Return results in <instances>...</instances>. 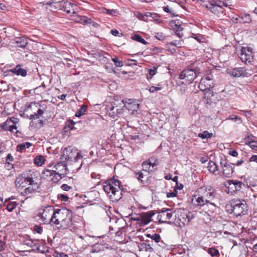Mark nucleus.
Here are the masks:
<instances>
[{
	"label": "nucleus",
	"mask_w": 257,
	"mask_h": 257,
	"mask_svg": "<svg viewBox=\"0 0 257 257\" xmlns=\"http://www.w3.org/2000/svg\"><path fill=\"white\" fill-rule=\"evenodd\" d=\"M32 146V144L29 142H25L22 144H19L17 147V151L22 152L23 150L26 148H29Z\"/></svg>",
	"instance_id": "nucleus-33"
},
{
	"label": "nucleus",
	"mask_w": 257,
	"mask_h": 257,
	"mask_svg": "<svg viewBox=\"0 0 257 257\" xmlns=\"http://www.w3.org/2000/svg\"><path fill=\"white\" fill-rule=\"evenodd\" d=\"M135 177L138 179V180L140 181L142 183L144 184V182L142 179L144 177L143 173L141 172H135Z\"/></svg>",
	"instance_id": "nucleus-46"
},
{
	"label": "nucleus",
	"mask_w": 257,
	"mask_h": 257,
	"mask_svg": "<svg viewBox=\"0 0 257 257\" xmlns=\"http://www.w3.org/2000/svg\"><path fill=\"white\" fill-rule=\"evenodd\" d=\"M106 110L108 115L112 118L120 115L123 112V108L121 107H118L115 103L108 105Z\"/></svg>",
	"instance_id": "nucleus-13"
},
{
	"label": "nucleus",
	"mask_w": 257,
	"mask_h": 257,
	"mask_svg": "<svg viewBox=\"0 0 257 257\" xmlns=\"http://www.w3.org/2000/svg\"><path fill=\"white\" fill-rule=\"evenodd\" d=\"M248 145L254 151H257V141L255 140L251 143H248Z\"/></svg>",
	"instance_id": "nucleus-54"
},
{
	"label": "nucleus",
	"mask_w": 257,
	"mask_h": 257,
	"mask_svg": "<svg viewBox=\"0 0 257 257\" xmlns=\"http://www.w3.org/2000/svg\"><path fill=\"white\" fill-rule=\"evenodd\" d=\"M66 155H65V162L69 161L74 162L75 164L76 163L77 160L82 158L80 153L78 151V150L75 147L71 146L65 148Z\"/></svg>",
	"instance_id": "nucleus-6"
},
{
	"label": "nucleus",
	"mask_w": 257,
	"mask_h": 257,
	"mask_svg": "<svg viewBox=\"0 0 257 257\" xmlns=\"http://www.w3.org/2000/svg\"><path fill=\"white\" fill-rule=\"evenodd\" d=\"M30 186L24 189V191L22 192V194L25 195H28L37 191L39 188V185H36L34 187V185H29Z\"/></svg>",
	"instance_id": "nucleus-29"
},
{
	"label": "nucleus",
	"mask_w": 257,
	"mask_h": 257,
	"mask_svg": "<svg viewBox=\"0 0 257 257\" xmlns=\"http://www.w3.org/2000/svg\"><path fill=\"white\" fill-rule=\"evenodd\" d=\"M54 213V208L53 206H48L46 207L44 209H43V212H41L40 215V212H39V214L38 215V217L39 218L38 219L40 220V218L43 222L44 224H47L48 223H52L51 222V218L53 216V214Z\"/></svg>",
	"instance_id": "nucleus-7"
},
{
	"label": "nucleus",
	"mask_w": 257,
	"mask_h": 257,
	"mask_svg": "<svg viewBox=\"0 0 257 257\" xmlns=\"http://www.w3.org/2000/svg\"><path fill=\"white\" fill-rule=\"evenodd\" d=\"M178 219L183 225L188 224L191 220L190 215L187 213H181Z\"/></svg>",
	"instance_id": "nucleus-24"
},
{
	"label": "nucleus",
	"mask_w": 257,
	"mask_h": 257,
	"mask_svg": "<svg viewBox=\"0 0 257 257\" xmlns=\"http://www.w3.org/2000/svg\"><path fill=\"white\" fill-rule=\"evenodd\" d=\"M67 226V227H65V233H68L70 231H75L77 229L76 228H75L73 226H72V223H71V225L67 224L66 225Z\"/></svg>",
	"instance_id": "nucleus-49"
},
{
	"label": "nucleus",
	"mask_w": 257,
	"mask_h": 257,
	"mask_svg": "<svg viewBox=\"0 0 257 257\" xmlns=\"http://www.w3.org/2000/svg\"><path fill=\"white\" fill-rule=\"evenodd\" d=\"M169 26L171 27L175 30L179 29L182 28V27H179L177 25V24L176 23V22H174L173 20H171L169 22Z\"/></svg>",
	"instance_id": "nucleus-52"
},
{
	"label": "nucleus",
	"mask_w": 257,
	"mask_h": 257,
	"mask_svg": "<svg viewBox=\"0 0 257 257\" xmlns=\"http://www.w3.org/2000/svg\"><path fill=\"white\" fill-rule=\"evenodd\" d=\"M214 85L212 79L209 76H206L201 79L198 87L201 91L207 92L211 91L210 88Z\"/></svg>",
	"instance_id": "nucleus-11"
},
{
	"label": "nucleus",
	"mask_w": 257,
	"mask_h": 257,
	"mask_svg": "<svg viewBox=\"0 0 257 257\" xmlns=\"http://www.w3.org/2000/svg\"><path fill=\"white\" fill-rule=\"evenodd\" d=\"M220 164L222 168L223 175L226 177H230L233 173V169L231 165L228 164L226 160L223 158H221Z\"/></svg>",
	"instance_id": "nucleus-14"
},
{
	"label": "nucleus",
	"mask_w": 257,
	"mask_h": 257,
	"mask_svg": "<svg viewBox=\"0 0 257 257\" xmlns=\"http://www.w3.org/2000/svg\"><path fill=\"white\" fill-rule=\"evenodd\" d=\"M131 39L137 41L138 42L141 43L144 45H146L148 44L147 42L139 34H135L131 36Z\"/></svg>",
	"instance_id": "nucleus-36"
},
{
	"label": "nucleus",
	"mask_w": 257,
	"mask_h": 257,
	"mask_svg": "<svg viewBox=\"0 0 257 257\" xmlns=\"http://www.w3.org/2000/svg\"><path fill=\"white\" fill-rule=\"evenodd\" d=\"M245 144L248 145V143H251L254 141V137L252 135L248 136L244 139Z\"/></svg>",
	"instance_id": "nucleus-53"
},
{
	"label": "nucleus",
	"mask_w": 257,
	"mask_h": 257,
	"mask_svg": "<svg viewBox=\"0 0 257 257\" xmlns=\"http://www.w3.org/2000/svg\"><path fill=\"white\" fill-rule=\"evenodd\" d=\"M112 61L114 63L115 66L117 67H121L123 65V62L119 60L117 57L112 58Z\"/></svg>",
	"instance_id": "nucleus-44"
},
{
	"label": "nucleus",
	"mask_w": 257,
	"mask_h": 257,
	"mask_svg": "<svg viewBox=\"0 0 257 257\" xmlns=\"http://www.w3.org/2000/svg\"><path fill=\"white\" fill-rule=\"evenodd\" d=\"M17 120V118L15 117L8 118L7 120L1 124L2 130L5 131H9L11 125L13 124V121Z\"/></svg>",
	"instance_id": "nucleus-26"
},
{
	"label": "nucleus",
	"mask_w": 257,
	"mask_h": 257,
	"mask_svg": "<svg viewBox=\"0 0 257 257\" xmlns=\"http://www.w3.org/2000/svg\"><path fill=\"white\" fill-rule=\"evenodd\" d=\"M63 213L61 212V209H54V213L51 218V222L57 225V227L59 228L62 226L59 225L60 223L64 220L63 218Z\"/></svg>",
	"instance_id": "nucleus-15"
},
{
	"label": "nucleus",
	"mask_w": 257,
	"mask_h": 257,
	"mask_svg": "<svg viewBox=\"0 0 257 257\" xmlns=\"http://www.w3.org/2000/svg\"><path fill=\"white\" fill-rule=\"evenodd\" d=\"M142 167L143 168V170L146 172H152L154 170L150 168L149 164L148 163L147 160H146L143 162Z\"/></svg>",
	"instance_id": "nucleus-43"
},
{
	"label": "nucleus",
	"mask_w": 257,
	"mask_h": 257,
	"mask_svg": "<svg viewBox=\"0 0 257 257\" xmlns=\"http://www.w3.org/2000/svg\"><path fill=\"white\" fill-rule=\"evenodd\" d=\"M108 247V245L107 244H101V243H96L92 247V253L95 252H99L100 251H103L105 250L106 249H107Z\"/></svg>",
	"instance_id": "nucleus-21"
},
{
	"label": "nucleus",
	"mask_w": 257,
	"mask_h": 257,
	"mask_svg": "<svg viewBox=\"0 0 257 257\" xmlns=\"http://www.w3.org/2000/svg\"><path fill=\"white\" fill-rule=\"evenodd\" d=\"M31 248H33L34 249H36L37 250L39 251H41L40 249V246H39L38 241L37 240H33V244L32 245Z\"/></svg>",
	"instance_id": "nucleus-56"
},
{
	"label": "nucleus",
	"mask_w": 257,
	"mask_h": 257,
	"mask_svg": "<svg viewBox=\"0 0 257 257\" xmlns=\"http://www.w3.org/2000/svg\"><path fill=\"white\" fill-rule=\"evenodd\" d=\"M157 67H154L152 69H150L149 70V73L150 75L151 76L150 78H152V76L155 75L157 72Z\"/></svg>",
	"instance_id": "nucleus-60"
},
{
	"label": "nucleus",
	"mask_w": 257,
	"mask_h": 257,
	"mask_svg": "<svg viewBox=\"0 0 257 257\" xmlns=\"http://www.w3.org/2000/svg\"><path fill=\"white\" fill-rule=\"evenodd\" d=\"M11 71L17 75H21L25 77L27 74L26 70L23 69L20 65L16 66L14 69L11 70Z\"/></svg>",
	"instance_id": "nucleus-23"
},
{
	"label": "nucleus",
	"mask_w": 257,
	"mask_h": 257,
	"mask_svg": "<svg viewBox=\"0 0 257 257\" xmlns=\"http://www.w3.org/2000/svg\"><path fill=\"white\" fill-rule=\"evenodd\" d=\"M154 36L156 39L160 41L164 40L166 37L163 33H155Z\"/></svg>",
	"instance_id": "nucleus-48"
},
{
	"label": "nucleus",
	"mask_w": 257,
	"mask_h": 257,
	"mask_svg": "<svg viewBox=\"0 0 257 257\" xmlns=\"http://www.w3.org/2000/svg\"><path fill=\"white\" fill-rule=\"evenodd\" d=\"M103 12L110 15H114L116 13V11L115 10H109L107 9H103Z\"/></svg>",
	"instance_id": "nucleus-55"
},
{
	"label": "nucleus",
	"mask_w": 257,
	"mask_h": 257,
	"mask_svg": "<svg viewBox=\"0 0 257 257\" xmlns=\"http://www.w3.org/2000/svg\"><path fill=\"white\" fill-rule=\"evenodd\" d=\"M15 43L17 44L18 47L21 48L26 47L28 43L26 38L24 37L17 38Z\"/></svg>",
	"instance_id": "nucleus-28"
},
{
	"label": "nucleus",
	"mask_w": 257,
	"mask_h": 257,
	"mask_svg": "<svg viewBox=\"0 0 257 257\" xmlns=\"http://www.w3.org/2000/svg\"><path fill=\"white\" fill-rule=\"evenodd\" d=\"M151 239L154 240L156 243L161 242V237L159 234L154 233L151 236Z\"/></svg>",
	"instance_id": "nucleus-45"
},
{
	"label": "nucleus",
	"mask_w": 257,
	"mask_h": 257,
	"mask_svg": "<svg viewBox=\"0 0 257 257\" xmlns=\"http://www.w3.org/2000/svg\"><path fill=\"white\" fill-rule=\"evenodd\" d=\"M123 189L120 181L114 177L104 183L103 190L113 202L118 201L121 198Z\"/></svg>",
	"instance_id": "nucleus-1"
},
{
	"label": "nucleus",
	"mask_w": 257,
	"mask_h": 257,
	"mask_svg": "<svg viewBox=\"0 0 257 257\" xmlns=\"http://www.w3.org/2000/svg\"><path fill=\"white\" fill-rule=\"evenodd\" d=\"M70 17V19L71 20L77 23H79L85 25H87L88 24V23H89L88 20L87 19L86 17L78 16L76 13H75V14L71 15Z\"/></svg>",
	"instance_id": "nucleus-19"
},
{
	"label": "nucleus",
	"mask_w": 257,
	"mask_h": 257,
	"mask_svg": "<svg viewBox=\"0 0 257 257\" xmlns=\"http://www.w3.org/2000/svg\"><path fill=\"white\" fill-rule=\"evenodd\" d=\"M196 200L197 202V205L200 206H203L205 204H209V202L208 201H205V199L202 196V195H200L198 194V197L196 198Z\"/></svg>",
	"instance_id": "nucleus-31"
},
{
	"label": "nucleus",
	"mask_w": 257,
	"mask_h": 257,
	"mask_svg": "<svg viewBox=\"0 0 257 257\" xmlns=\"http://www.w3.org/2000/svg\"><path fill=\"white\" fill-rule=\"evenodd\" d=\"M198 194L202 196L205 199V201H208L209 203V205H212L214 207L215 205L213 203H211L210 201L212 200L215 197L216 191L215 189L212 187L208 188L204 186L200 187L198 190Z\"/></svg>",
	"instance_id": "nucleus-4"
},
{
	"label": "nucleus",
	"mask_w": 257,
	"mask_h": 257,
	"mask_svg": "<svg viewBox=\"0 0 257 257\" xmlns=\"http://www.w3.org/2000/svg\"><path fill=\"white\" fill-rule=\"evenodd\" d=\"M169 45L180 47H181L180 45H181V42L180 41L176 40V41L170 42L169 43Z\"/></svg>",
	"instance_id": "nucleus-62"
},
{
	"label": "nucleus",
	"mask_w": 257,
	"mask_h": 257,
	"mask_svg": "<svg viewBox=\"0 0 257 257\" xmlns=\"http://www.w3.org/2000/svg\"><path fill=\"white\" fill-rule=\"evenodd\" d=\"M212 136V133H209L207 131H205L202 133H199L198 134V137L202 139L211 138Z\"/></svg>",
	"instance_id": "nucleus-41"
},
{
	"label": "nucleus",
	"mask_w": 257,
	"mask_h": 257,
	"mask_svg": "<svg viewBox=\"0 0 257 257\" xmlns=\"http://www.w3.org/2000/svg\"><path fill=\"white\" fill-rule=\"evenodd\" d=\"M87 108V106L86 105H82V106L77 110V111L75 113V116L76 117H80L83 115L84 114L85 112L86 111Z\"/></svg>",
	"instance_id": "nucleus-39"
},
{
	"label": "nucleus",
	"mask_w": 257,
	"mask_h": 257,
	"mask_svg": "<svg viewBox=\"0 0 257 257\" xmlns=\"http://www.w3.org/2000/svg\"><path fill=\"white\" fill-rule=\"evenodd\" d=\"M242 21H239L240 23H249L251 22V19L249 15H245L241 18Z\"/></svg>",
	"instance_id": "nucleus-50"
},
{
	"label": "nucleus",
	"mask_w": 257,
	"mask_h": 257,
	"mask_svg": "<svg viewBox=\"0 0 257 257\" xmlns=\"http://www.w3.org/2000/svg\"><path fill=\"white\" fill-rule=\"evenodd\" d=\"M224 186L228 188V191L231 193L239 191L245 185L242 182L236 180H228L224 184Z\"/></svg>",
	"instance_id": "nucleus-9"
},
{
	"label": "nucleus",
	"mask_w": 257,
	"mask_h": 257,
	"mask_svg": "<svg viewBox=\"0 0 257 257\" xmlns=\"http://www.w3.org/2000/svg\"><path fill=\"white\" fill-rule=\"evenodd\" d=\"M229 119L238 123L241 122V118L237 116H231L229 117Z\"/></svg>",
	"instance_id": "nucleus-61"
},
{
	"label": "nucleus",
	"mask_w": 257,
	"mask_h": 257,
	"mask_svg": "<svg viewBox=\"0 0 257 257\" xmlns=\"http://www.w3.org/2000/svg\"><path fill=\"white\" fill-rule=\"evenodd\" d=\"M65 209L67 211V212H65V214L66 213V218H65V220L68 219L69 221H70V222H71L72 218V213L69 209H67L66 208Z\"/></svg>",
	"instance_id": "nucleus-51"
},
{
	"label": "nucleus",
	"mask_w": 257,
	"mask_h": 257,
	"mask_svg": "<svg viewBox=\"0 0 257 257\" xmlns=\"http://www.w3.org/2000/svg\"><path fill=\"white\" fill-rule=\"evenodd\" d=\"M33 240H34L32 239H25L23 241V244L30 247H31L33 244Z\"/></svg>",
	"instance_id": "nucleus-59"
},
{
	"label": "nucleus",
	"mask_w": 257,
	"mask_h": 257,
	"mask_svg": "<svg viewBox=\"0 0 257 257\" xmlns=\"http://www.w3.org/2000/svg\"><path fill=\"white\" fill-rule=\"evenodd\" d=\"M136 16L140 20L144 21H145V22H147V21L145 19V15H143V14H141L140 12H137V14L136 15Z\"/></svg>",
	"instance_id": "nucleus-57"
},
{
	"label": "nucleus",
	"mask_w": 257,
	"mask_h": 257,
	"mask_svg": "<svg viewBox=\"0 0 257 257\" xmlns=\"http://www.w3.org/2000/svg\"><path fill=\"white\" fill-rule=\"evenodd\" d=\"M254 53L252 48L242 47L240 50V59L244 64L251 63L254 60Z\"/></svg>",
	"instance_id": "nucleus-5"
},
{
	"label": "nucleus",
	"mask_w": 257,
	"mask_h": 257,
	"mask_svg": "<svg viewBox=\"0 0 257 257\" xmlns=\"http://www.w3.org/2000/svg\"><path fill=\"white\" fill-rule=\"evenodd\" d=\"M138 247L139 248V251H145L146 252H153L154 249L152 247H150L149 244L146 242L140 243L138 245Z\"/></svg>",
	"instance_id": "nucleus-25"
},
{
	"label": "nucleus",
	"mask_w": 257,
	"mask_h": 257,
	"mask_svg": "<svg viewBox=\"0 0 257 257\" xmlns=\"http://www.w3.org/2000/svg\"><path fill=\"white\" fill-rule=\"evenodd\" d=\"M25 176L29 185H40V173L36 171L29 170L24 174Z\"/></svg>",
	"instance_id": "nucleus-8"
},
{
	"label": "nucleus",
	"mask_w": 257,
	"mask_h": 257,
	"mask_svg": "<svg viewBox=\"0 0 257 257\" xmlns=\"http://www.w3.org/2000/svg\"><path fill=\"white\" fill-rule=\"evenodd\" d=\"M155 212L154 210L140 214L141 225L144 226L150 223L152 221L151 218L155 215Z\"/></svg>",
	"instance_id": "nucleus-17"
},
{
	"label": "nucleus",
	"mask_w": 257,
	"mask_h": 257,
	"mask_svg": "<svg viewBox=\"0 0 257 257\" xmlns=\"http://www.w3.org/2000/svg\"><path fill=\"white\" fill-rule=\"evenodd\" d=\"M183 30V28H182L181 29L175 30V34L179 38H182L183 36V33L182 32Z\"/></svg>",
	"instance_id": "nucleus-63"
},
{
	"label": "nucleus",
	"mask_w": 257,
	"mask_h": 257,
	"mask_svg": "<svg viewBox=\"0 0 257 257\" xmlns=\"http://www.w3.org/2000/svg\"><path fill=\"white\" fill-rule=\"evenodd\" d=\"M111 220L114 221L115 222L113 227L111 226H109V229L112 230L116 229L119 230L124 227V226L122 225L126 224L125 221L122 219L110 218V221Z\"/></svg>",
	"instance_id": "nucleus-18"
},
{
	"label": "nucleus",
	"mask_w": 257,
	"mask_h": 257,
	"mask_svg": "<svg viewBox=\"0 0 257 257\" xmlns=\"http://www.w3.org/2000/svg\"><path fill=\"white\" fill-rule=\"evenodd\" d=\"M15 183L16 186L19 188L21 187H25L27 184L29 185V183L27 181V179L24 174H23L22 176H20L17 178L15 181Z\"/></svg>",
	"instance_id": "nucleus-20"
},
{
	"label": "nucleus",
	"mask_w": 257,
	"mask_h": 257,
	"mask_svg": "<svg viewBox=\"0 0 257 257\" xmlns=\"http://www.w3.org/2000/svg\"><path fill=\"white\" fill-rule=\"evenodd\" d=\"M75 123L71 120H68L65 121V135H66L67 133L74 128V125Z\"/></svg>",
	"instance_id": "nucleus-34"
},
{
	"label": "nucleus",
	"mask_w": 257,
	"mask_h": 257,
	"mask_svg": "<svg viewBox=\"0 0 257 257\" xmlns=\"http://www.w3.org/2000/svg\"><path fill=\"white\" fill-rule=\"evenodd\" d=\"M213 96V92L212 91H208L205 92L204 93L205 103L207 104L211 105L212 103L211 97Z\"/></svg>",
	"instance_id": "nucleus-30"
},
{
	"label": "nucleus",
	"mask_w": 257,
	"mask_h": 257,
	"mask_svg": "<svg viewBox=\"0 0 257 257\" xmlns=\"http://www.w3.org/2000/svg\"><path fill=\"white\" fill-rule=\"evenodd\" d=\"M44 111L42 109L39 108L37 110V112H35L34 114H31L30 116V119H36L39 118L43 114Z\"/></svg>",
	"instance_id": "nucleus-40"
},
{
	"label": "nucleus",
	"mask_w": 257,
	"mask_h": 257,
	"mask_svg": "<svg viewBox=\"0 0 257 257\" xmlns=\"http://www.w3.org/2000/svg\"><path fill=\"white\" fill-rule=\"evenodd\" d=\"M77 8V6L71 3L65 1V12L67 14H72L73 15L75 14L76 12L75 9Z\"/></svg>",
	"instance_id": "nucleus-22"
},
{
	"label": "nucleus",
	"mask_w": 257,
	"mask_h": 257,
	"mask_svg": "<svg viewBox=\"0 0 257 257\" xmlns=\"http://www.w3.org/2000/svg\"><path fill=\"white\" fill-rule=\"evenodd\" d=\"M228 208H230V209H227L229 213H232L235 216L243 215L247 212V206L243 200L235 202L229 206Z\"/></svg>",
	"instance_id": "nucleus-2"
},
{
	"label": "nucleus",
	"mask_w": 257,
	"mask_h": 257,
	"mask_svg": "<svg viewBox=\"0 0 257 257\" xmlns=\"http://www.w3.org/2000/svg\"><path fill=\"white\" fill-rule=\"evenodd\" d=\"M45 158L42 155L37 156L34 159L35 164L38 166H41L44 163Z\"/></svg>",
	"instance_id": "nucleus-35"
},
{
	"label": "nucleus",
	"mask_w": 257,
	"mask_h": 257,
	"mask_svg": "<svg viewBox=\"0 0 257 257\" xmlns=\"http://www.w3.org/2000/svg\"><path fill=\"white\" fill-rule=\"evenodd\" d=\"M42 231V227L39 225L35 226L34 232V233H41Z\"/></svg>",
	"instance_id": "nucleus-64"
},
{
	"label": "nucleus",
	"mask_w": 257,
	"mask_h": 257,
	"mask_svg": "<svg viewBox=\"0 0 257 257\" xmlns=\"http://www.w3.org/2000/svg\"><path fill=\"white\" fill-rule=\"evenodd\" d=\"M154 160V159L153 158H151V159H149L147 160L148 163L149 164V165H150V167H152V168H154V167L156 166L157 165V163H156V162H157V160H154V162H152V161Z\"/></svg>",
	"instance_id": "nucleus-58"
},
{
	"label": "nucleus",
	"mask_w": 257,
	"mask_h": 257,
	"mask_svg": "<svg viewBox=\"0 0 257 257\" xmlns=\"http://www.w3.org/2000/svg\"><path fill=\"white\" fill-rule=\"evenodd\" d=\"M122 103H123L124 107L128 110L132 111H137L140 106V104L136 100L132 99H125V100H122Z\"/></svg>",
	"instance_id": "nucleus-16"
},
{
	"label": "nucleus",
	"mask_w": 257,
	"mask_h": 257,
	"mask_svg": "<svg viewBox=\"0 0 257 257\" xmlns=\"http://www.w3.org/2000/svg\"><path fill=\"white\" fill-rule=\"evenodd\" d=\"M215 5L217 6V7L222 8L223 6L227 7L228 6L227 3L225 2H222L221 1H216L215 2Z\"/></svg>",
	"instance_id": "nucleus-47"
},
{
	"label": "nucleus",
	"mask_w": 257,
	"mask_h": 257,
	"mask_svg": "<svg viewBox=\"0 0 257 257\" xmlns=\"http://www.w3.org/2000/svg\"><path fill=\"white\" fill-rule=\"evenodd\" d=\"M207 251L211 257H219L220 256L219 250L215 247H209L208 248Z\"/></svg>",
	"instance_id": "nucleus-32"
},
{
	"label": "nucleus",
	"mask_w": 257,
	"mask_h": 257,
	"mask_svg": "<svg viewBox=\"0 0 257 257\" xmlns=\"http://www.w3.org/2000/svg\"><path fill=\"white\" fill-rule=\"evenodd\" d=\"M63 175L62 173H59V171L56 172V171H54V174L52 176V178H51V180L54 182H57L63 177Z\"/></svg>",
	"instance_id": "nucleus-37"
},
{
	"label": "nucleus",
	"mask_w": 257,
	"mask_h": 257,
	"mask_svg": "<svg viewBox=\"0 0 257 257\" xmlns=\"http://www.w3.org/2000/svg\"><path fill=\"white\" fill-rule=\"evenodd\" d=\"M18 205V203L16 201L10 202L8 203L6 208L9 212H12Z\"/></svg>",
	"instance_id": "nucleus-42"
},
{
	"label": "nucleus",
	"mask_w": 257,
	"mask_h": 257,
	"mask_svg": "<svg viewBox=\"0 0 257 257\" xmlns=\"http://www.w3.org/2000/svg\"><path fill=\"white\" fill-rule=\"evenodd\" d=\"M208 170L211 173H214L218 170V167L213 161H210L208 165Z\"/></svg>",
	"instance_id": "nucleus-38"
},
{
	"label": "nucleus",
	"mask_w": 257,
	"mask_h": 257,
	"mask_svg": "<svg viewBox=\"0 0 257 257\" xmlns=\"http://www.w3.org/2000/svg\"><path fill=\"white\" fill-rule=\"evenodd\" d=\"M227 73L233 77H248L251 74L244 67L235 68L227 70Z\"/></svg>",
	"instance_id": "nucleus-10"
},
{
	"label": "nucleus",
	"mask_w": 257,
	"mask_h": 257,
	"mask_svg": "<svg viewBox=\"0 0 257 257\" xmlns=\"http://www.w3.org/2000/svg\"><path fill=\"white\" fill-rule=\"evenodd\" d=\"M199 70L193 68H187L184 70L179 75V78L184 80L182 83L189 84L192 83L194 79L198 76Z\"/></svg>",
	"instance_id": "nucleus-3"
},
{
	"label": "nucleus",
	"mask_w": 257,
	"mask_h": 257,
	"mask_svg": "<svg viewBox=\"0 0 257 257\" xmlns=\"http://www.w3.org/2000/svg\"><path fill=\"white\" fill-rule=\"evenodd\" d=\"M54 174V171L49 169H45L42 173V177L45 179L51 180L52 176Z\"/></svg>",
	"instance_id": "nucleus-27"
},
{
	"label": "nucleus",
	"mask_w": 257,
	"mask_h": 257,
	"mask_svg": "<svg viewBox=\"0 0 257 257\" xmlns=\"http://www.w3.org/2000/svg\"><path fill=\"white\" fill-rule=\"evenodd\" d=\"M172 217V210L169 208H163L158 212V220L161 223L167 222Z\"/></svg>",
	"instance_id": "nucleus-12"
}]
</instances>
